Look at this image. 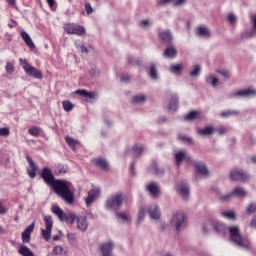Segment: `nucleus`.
I'll return each mask as SVG.
<instances>
[{
    "label": "nucleus",
    "instance_id": "72a5a7b5",
    "mask_svg": "<svg viewBox=\"0 0 256 256\" xmlns=\"http://www.w3.org/2000/svg\"><path fill=\"white\" fill-rule=\"evenodd\" d=\"M170 111H177L179 109V98L177 96H172L169 103Z\"/></svg>",
    "mask_w": 256,
    "mask_h": 256
},
{
    "label": "nucleus",
    "instance_id": "052dcab7",
    "mask_svg": "<svg viewBox=\"0 0 256 256\" xmlns=\"http://www.w3.org/2000/svg\"><path fill=\"white\" fill-rule=\"evenodd\" d=\"M10 133L9 128L4 127V128H0V137H8Z\"/></svg>",
    "mask_w": 256,
    "mask_h": 256
},
{
    "label": "nucleus",
    "instance_id": "6e6552de",
    "mask_svg": "<svg viewBox=\"0 0 256 256\" xmlns=\"http://www.w3.org/2000/svg\"><path fill=\"white\" fill-rule=\"evenodd\" d=\"M22 67L26 73L30 77H34V79H43V74L37 68L31 66L27 61H24Z\"/></svg>",
    "mask_w": 256,
    "mask_h": 256
},
{
    "label": "nucleus",
    "instance_id": "1a4fd4ad",
    "mask_svg": "<svg viewBox=\"0 0 256 256\" xmlns=\"http://www.w3.org/2000/svg\"><path fill=\"white\" fill-rule=\"evenodd\" d=\"M44 221L46 225V230L42 229V237L45 241H49L51 239V230L53 229V218L50 215L44 216Z\"/></svg>",
    "mask_w": 256,
    "mask_h": 256
},
{
    "label": "nucleus",
    "instance_id": "aec40b11",
    "mask_svg": "<svg viewBox=\"0 0 256 256\" xmlns=\"http://www.w3.org/2000/svg\"><path fill=\"white\" fill-rule=\"evenodd\" d=\"M159 39L163 41V43H172L173 42V33L171 30H162L158 33Z\"/></svg>",
    "mask_w": 256,
    "mask_h": 256
},
{
    "label": "nucleus",
    "instance_id": "4d7b16f0",
    "mask_svg": "<svg viewBox=\"0 0 256 256\" xmlns=\"http://www.w3.org/2000/svg\"><path fill=\"white\" fill-rule=\"evenodd\" d=\"M197 111H192L190 113H188L184 119H186V121H192V119H195L197 117Z\"/></svg>",
    "mask_w": 256,
    "mask_h": 256
},
{
    "label": "nucleus",
    "instance_id": "cd10ccee",
    "mask_svg": "<svg viewBox=\"0 0 256 256\" xmlns=\"http://www.w3.org/2000/svg\"><path fill=\"white\" fill-rule=\"evenodd\" d=\"M87 227H89V224L87 223V218L85 216H79L77 218V228L80 231H87Z\"/></svg>",
    "mask_w": 256,
    "mask_h": 256
},
{
    "label": "nucleus",
    "instance_id": "2eb2a0df",
    "mask_svg": "<svg viewBox=\"0 0 256 256\" xmlns=\"http://www.w3.org/2000/svg\"><path fill=\"white\" fill-rule=\"evenodd\" d=\"M27 162L29 164V167L27 168V173L30 177V179H35L37 175V164L33 161V158L30 156H26Z\"/></svg>",
    "mask_w": 256,
    "mask_h": 256
},
{
    "label": "nucleus",
    "instance_id": "0eeeda50",
    "mask_svg": "<svg viewBox=\"0 0 256 256\" xmlns=\"http://www.w3.org/2000/svg\"><path fill=\"white\" fill-rule=\"evenodd\" d=\"M177 193L181 195L183 201H189V197L191 195V189L189 188V183L187 181L182 180L177 185Z\"/></svg>",
    "mask_w": 256,
    "mask_h": 256
},
{
    "label": "nucleus",
    "instance_id": "864d4df0",
    "mask_svg": "<svg viewBox=\"0 0 256 256\" xmlns=\"http://www.w3.org/2000/svg\"><path fill=\"white\" fill-rule=\"evenodd\" d=\"M216 73L224 77V79H231V73L228 70H216Z\"/></svg>",
    "mask_w": 256,
    "mask_h": 256
},
{
    "label": "nucleus",
    "instance_id": "20e7f679",
    "mask_svg": "<svg viewBox=\"0 0 256 256\" xmlns=\"http://www.w3.org/2000/svg\"><path fill=\"white\" fill-rule=\"evenodd\" d=\"M124 203H127V196L124 193H117L106 201V207L111 211L117 212L123 207Z\"/></svg>",
    "mask_w": 256,
    "mask_h": 256
},
{
    "label": "nucleus",
    "instance_id": "0e129e2a",
    "mask_svg": "<svg viewBox=\"0 0 256 256\" xmlns=\"http://www.w3.org/2000/svg\"><path fill=\"white\" fill-rule=\"evenodd\" d=\"M120 81L122 83H129L131 81V76H129V74H125L121 76Z\"/></svg>",
    "mask_w": 256,
    "mask_h": 256
},
{
    "label": "nucleus",
    "instance_id": "f8f14e48",
    "mask_svg": "<svg viewBox=\"0 0 256 256\" xmlns=\"http://www.w3.org/2000/svg\"><path fill=\"white\" fill-rule=\"evenodd\" d=\"M193 166L195 167L198 173H201L203 177H209L211 173L209 172V168H207V164L203 161H192Z\"/></svg>",
    "mask_w": 256,
    "mask_h": 256
},
{
    "label": "nucleus",
    "instance_id": "f03ea898",
    "mask_svg": "<svg viewBox=\"0 0 256 256\" xmlns=\"http://www.w3.org/2000/svg\"><path fill=\"white\" fill-rule=\"evenodd\" d=\"M230 235V241L236 245V247H240V249H251V241L247 236L241 235V229L239 226H232L228 229Z\"/></svg>",
    "mask_w": 256,
    "mask_h": 256
},
{
    "label": "nucleus",
    "instance_id": "423d86ee",
    "mask_svg": "<svg viewBox=\"0 0 256 256\" xmlns=\"http://www.w3.org/2000/svg\"><path fill=\"white\" fill-rule=\"evenodd\" d=\"M230 179L231 181H241L242 183H247V181L251 179V176L243 169H234L230 171Z\"/></svg>",
    "mask_w": 256,
    "mask_h": 256
},
{
    "label": "nucleus",
    "instance_id": "603ef678",
    "mask_svg": "<svg viewBox=\"0 0 256 256\" xmlns=\"http://www.w3.org/2000/svg\"><path fill=\"white\" fill-rule=\"evenodd\" d=\"M93 201H95V194L89 192L88 197L85 199L87 207H91Z\"/></svg>",
    "mask_w": 256,
    "mask_h": 256
},
{
    "label": "nucleus",
    "instance_id": "c756f323",
    "mask_svg": "<svg viewBox=\"0 0 256 256\" xmlns=\"http://www.w3.org/2000/svg\"><path fill=\"white\" fill-rule=\"evenodd\" d=\"M169 71L173 75L179 76L181 73H183V64H172L169 67Z\"/></svg>",
    "mask_w": 256,
    "mask_h": 256
},
{
    "label": "nucleus",
    "instance_id": "58836bf2",
    "mask_svg": "<svg viewBox=\"0 0 256 256\" xmlns=\"http://www.w3.org/2000/svg\"><path fill=\"white\" fill-rule=\"evenodd\" d=\"M235 115H239V111L237 110H226L223 111L220 116L223 117L224 119H227L229 117H233Z\"/></svg>",
    "mask_w": 256,
    "mask_h": 256
},
{
    "label": "nucleus",
    "instance_id": "dca6fc26",
    "mask_svg": "<svg viewBox=\"0 0 256 256\" xmlns=\"http://www.w3.org/2000/svg\"><path fill=\"white\" fill-rule=\"evenodd\" d=\"M115 217L119 223H131V214L127 210L116 211Z\"/></svg>",
    "mask_w": 256,
    "mask_h": 256
},
{
    "label": "nucleus",
    "instance_id": "6e6d98bb",
    "mask_svg": "<svg viewBox=\"0 0 256 256\" xmlns=\"http://www.w3.org/2000/svg\"><path fill=\"white\" fill-rule=\"evenodd\" d=\"M228 21L231 25L237 24V16L234 13L228 14Z\"/></svg>",
    "mask_w": 256,
    "mask_h": 256
},
{
    "label": "nucleus",
    "instance_id": "e2e57ef3",
    "mask_svg": "<svg viewBox=\"0 0 256 256\" xmlns=\"http://www.w3.org/2000/svg\"><path fill=\"white\" fill-rule=\"evenodd\" d=\"M46 2L48 3L52 11H55V9H57V3L55 2V0H46Z\"/></svg>",
    "mask_w": 256,
    "mask_h": 256
},
{
    "label": "nucleus",
    "instance_id": "a211bd4d",
    "mask_svg": "<svg viewBox=\"0 0 256 256\" xmlns=\"http://www.w3.org/2000/svg\"><path fill=\"white\" fill-rule=\"evenodd\" d=\"M150 218L153 219V221H159L161 218V210L159 209V205L154 204L149 207L148 209Z\"/></svg>",
    "mask_w": 256,
    "mask_h": 256
},
{
    "label": "nucleus",
    "instance_id": "774afa93",
    "mask_svg": "<svg viewBox=\"0 0 256 256\" xmlns=\"http://www.w3.org/2000/svg\"><path fill=\"white\" fill-rule=\"evenodd\" d=\"M249 226H250L251 229H256V215H254L251 218Z\"/></svg>",
    "mask_w": 256,
    "mask_h": 256
},
{
    "label": "nucleus",
    "instance_id": "ea45409f",
    "mask_svg": "<svg viewBox=\"0 0 256 256\" xmlns=\"http://www.w3.org/2000/svg\"><path fill=\"white\" fill-rule=\"evenodd\" d=\"M103 123H104L105 127H107V129H111V128L115 127V122L109 116L103 117Z\"/></svg>",
    "mask_w": 256,
    "mask_h": 256
},
{
    "label": "nucleus",
    "instance_id": "5fc2aeb1",
    "mask_svg": "<svg viewBox=\"0 0 256 256\" xmlns=\"http://www.w3.org/2000/svg\"><path fill=\"white\" fill-rule=\"evenodd\" d=\"M178 139H180V141H184L185 143H190L193 144V138L186 136V135H179Z\"/></svg>",
    "mask_w": 256,
    "mask_h": 256
},
{
    "label": "nucleus",
    "instance_id": "c85d7f7f",
    "mask_svg": "<svg viewBox=\"0 0 256 256\" xmlns=\"http://www.w3.org/2000/svg\"><path fill=\"white\" fill-rule=\"evenodd\" d=\"M21 37L23 41L26 43V45L29 47V49H35V43H33V40L31 39V36L25 31L21 32Z\"/></svg>",
    "mask_w": 256,
    "mask_h": 256
},
{
    "label": "nucleus",
    "instance_id": "a878e982",
    "mask_svg": "<svg viewBox=\"0 0 256 256\" xmlns=\"http://www.w3.org/2000/svg\"><path fill=\"white\" fill-rule=\"evenodd\" d=\"M163 55L168 59H175L177 57V48L175 46H169L164 50Z\"/></svg>",
    "mask_w": 256,
    "mask_h": 256
},
{
    "label": "nucleus",
    "instance_id": "9d476101",
    "mask_svg": "<svg viewBox=\"0 0 256 256\" xmlns=\"http://www.w3.org/2000/svg\"><path fill=\"white\" fill-rule=\"evenodd\" d=\"M64 29L68 35H85V28L83 26H79L77 24H66Z\"/></svg>",
    "mask_w": 256,
    "mask_h": 256
},
{
    "label": "nucleus",
    "instance_id": "338daca9",
    "mask_svg": "<svg viewBox=\"0 0 256 256\" xmlns=\"http://www.w3.org/2000/svg\"><path fill=\"white\" fill-rule=\"evenodd\" d=\"M85 11H86L87 15H91V13H93V7H91V4H89V3L85 4Z\"/></svg>",
    "mask_w": 256,
    "mask_h": 256
},
{
    "label": "nucleus",
    "instance_id": "bf43d9fd",
    "mask_svg": "<svg viewBox=\"0 0 256 256\" xmlns=\"http://www.w3.org/2000/svg\"><path fill=\"white\" fill-rule=\"evenodd\" d=\"M67 239L69 241V243H75V241H77V236L75 235V233H68L67 234Z\"/></svg>",
    "mask_w": 256,
    "mask_h": 256
},
{
    "label": "nucleus",
    "instance_id": "393cba45",
    "mask_svg": "<svg viewBox=\"0 0 256 256\" xmlns=\"http://www.w3.org/2000/svg\"><path fill=\"white\" fill-rule=\"evenodd\" d=\"M198 135H201L202 137H209V135L215 134V128L213 126H207L202 129L197 130Z\"/></svg>",
    "mask_w": 256,
    "mask_h": 256
},
{
    "label": "nucleus",
    "instance_id": "8fccbe9b",
    "mask_svg": "<svg viewBox=\"0 0 256 256\" xmlns=\"http://www.w3.org/2000/svg\"><path fill=\"white\" fill-rule=\"evenodd\" d=\"M211 229H213V221H207L202 226L203 233H209Z\"/></svg>",
    "mask_w": 256,
    "mask_h": 256
},
{
    "label": "nucleus",
    "instance_id": "c03bdc74",
    "mask_svg": "<svg viewBox=\"0 0 256 256\" xmlns=\"http://www.w3.org/2000/svg\"><path fill=\"white\" fill-rule=\"evenodd\" d=\"M246 213L247 215H254V213H256V202H251L247 205Z\"/></svg>",
    "mask_w": 256,
    "mask_h": 256
},
{
    "label": "nucleus",
    "instance_id": "37998d69",
    "mask_svg": "<svg viewBox=\"0 0 256 256\" xmlns=\"http://www.w3.org/2000/svg\"><path fill=\"white\" fill-rule=\"evenodd\" d=\"M148 209L145 207H140L138 211V223H143L145 221V214L147 213Z\"/></svg>",
    "mask_w": 256,
    "mask_h": 256
},
{
    "label": "nucleus",
    "instance_id": "f257e3e1",
    "mask_svg": "<svg viewBox=\"0 0 256 256\" xmlns=\"http://www.w3.org/2000/svg\"><path fill=\"white\" fill-rule=\"evenodd\" d=\"M40 177L47 185L52 187L54 193H56L58 197H61L65 203H68V205H73L75 197L73 195V184H71V182L65 180H55L53 172H51V169L47 167L42 170Z\"/></svg>",
    "mask_w": 256,
    "mask_h": 256
},
{
    "label": "nucleus",
    "instance_id": "4468645a",
    "mask_svg": "<svg viewBox=\"0 0 256 256\" xmlns=\"http://www.w3.org/2000/svg\"><path fill=\"white\" fill-rule=\"evenodd\" d=\"M183 161H191V155L187 153V150H180L175 154V163L177 167H179Z\"/></svg>",
    "mask_w": 256,
    "mask_h": 256
},
{
    "label": "nucleus",
    "instance_id": "6ab92c4d",
    "mask_svg": "<svg viewBox=\"0 0 256 256\" xmlns=\"http://www.w3.org/2000/svg\"><path fill=\"white\" fill-rule=\"evenodd\" d=\"M35 229V222L30 224L23 232H22V241L23 243H29L31 241V233H33Z\"/></svg>",
    "mask_w": 256,
    "mask_h": 256
},
{
    "label": "nucleus",
    "instance_id": "680f3d73",
    "mask_svg": "<svg viewBox=\"0 0 256 256\" xmlns=\"http://www.w3.org/2000/svg\"><path fill=\"white\" fill-rule=\"evenodd\" d=\"M52 253H53L54 255H61V253H63V246H55V247L53 248Z\"/></svg>",
    "mask_w": 256,
    "mask_h": 256
},
{
    "label": "nucleus",
    "instance_id": "412c9836",
    "mask_svg": "<svg viewBox=\"0 0 256 256\" xmlns=\"http://www.w3.org/2000/svg\"><path fill=\"white\" fill-rule=\"evenodd\" d=\"M197 37H204L205 39H209L211 37V30L207 28V26H199L196 28Z\"/></svg>",
    "mask_w": 256,
    "mask_h": 256
},
{
    "label": "nucleus",
    "instance_id": "39448f33",
    "mask_svg": "<svg viewBox=\"0 0 256 256\" xmlns=\"http://www.w3.org/2000/svg\"><path fill=\"white\" fill-rule=\"evenodd\" d=\"M51 211L52 213H54V215H57L59 221H61L62 223H67V225H73V223H75L77 219V216L75 214H67L63 211V209H61V207L57 205H52Z\"/></svg>",
    "mask_w": 256,
    "mask_h": 256
},
{
    "label": "nucleus",
    "instance_id": "7ed1b4c3",
    "mask_svg": "<svg viewBox=\"0 0 256 256\" xmlns=\"http://www.w3.org/2000/svg\"><path fill=\"white\" fill-rule=\"evenodd\" d=\"M170 226L175 229L176 233H181L187 227V214L183 211H177L172 214Z\"/></svg>",
    "mask_w": 256,
    "mask_h": 256
},
{
    "label": "nucleus",
    "instance_id": "69168bd1",
    "mask_svg": "<svg viewBox=\"0 0 256 256\" xmlns=\"http://www.w3.org/2000/svg\"><path fill=\"white\" fill-rule=\"evenodd\" d=\"M187 0H174L173 6L174 7H181V5H185Z\"/></svg>",
    "mask_w": 256,
    "mask_h": 256
},
{
    "label": "nucleus",
    "instance_id": "09e8293b",
    "mask_svg": "<svg viewBox=\"0 0 256 256\" xmlns=\"http://www.w3.org/2000/svg\"><path fill=\"white\" fill-rule=\"evenodd\" d=\"M221 216L224 217L225 219H230L231 221H235V212L233 211H228V212H221Z\"/></svg>",
    "mask_w": 256,
    "mask_h": 256
},
{
    "label": "nucleus",
    "instance_id": "5701e85b",
    "mask_svg": "<svg viewBox=\"0 0 256 256\" xmlns=\"http://www.w3.org/2000/svg\"><path fill=\"white\" fill-rule=\"evenodd\" d=\"M213 229L220 235H225L227 233V226L223 222L213 221Z\"/></svg>",
    "mask_w": 256,
    "mask_h": 256
},
{
    "label": "nucleus",
    "instance_id": "c9c22d12",
    "mask_svg": "<svg viewBox=\"0 0 256 256\" xmlns=\"http://www.w3.org/2000/svg\"><path fill=\"white\" fill-rule=\"evenodd\" d=\"M233 192L223 195L221 192H217V198L222 201V203H226V201H231L233 198Z\"/></svg>",
    "mask_w": 256,
    "mask_h": 256
},
{
    "label": "nucleus",
    "instance_id": "7c9ffc66",
    "mask_svg": "<svg viewBox=\"0 0 256 256\" xmlns=\"http://www.w3.org/2000/svg\"><path fill=\"white\" fill-rule=\"evenodd\" d=\"M65 141H66L67 145L71 149H73V151H75V149H77V147H79L81 145V143H79V141L75 140L73 137L66 136Z\"/></svg>",
    "mask_w": 256,
    "mask_h": 256
},
{
    "label": "nucleus",
    "instance_id": "4be33fe9",
    "mask_svg": "<svg viewBox=\"0 0 256 256\" xmlns=\"http://www.w3.org/2000/svg\"><path fill=\"white\" fill-rule=\"evenodd\" d=\"M145 151V145L143 144H134L131 148V154L133 157H141Z\"/></svg>",
    "mask_w": 256,
    "mask_h": 256
},
{
    "label": "nucleus",
    "instance_id": "de8ad7c7",
    "mask_svg": "<svg viewBox=\"0 0 256 256\" xmlns=\"http://www.w3.org/2000/svg\"><path fill=\"white\" fill-rule=\"evenodd\" d=\"M149 75L151 79H157V77H159V74L157 73V66H155V64H151Z\"/></svg>",
    "mask_w": 256,
    "mask_h": 256
},
{
    "label": "nucleus",
    "instance_id": "4c0bfd02",
    "mask_svg": "<svg viewBox=\"0 0 256 256\" xmlns=\"http://www.w3.org/2000/svg\"><path fill=\"white\" fill-rule=\"evenodd\" d=\"M147 101V97L143 94H139L133 97V103L136 105H143Z\"/></svg>",
    "mask_w": 256,
    "mask_h": 256
},
{
    "label": "nucleus",
    "instance_id": "473e14b6",
    "mask_svg": "<svg viewBox=\"0 0 256 256\" xmlns=\"http://www.w3.org/2000/svg\"><path fill=\"white\" fill-rule=\"evenodd\" d=\"M18 253L22 256H35V254L33 253V251H31V249H29V247L25 246V245H21L18 249Z\"/></svg>",
    "mask_w": 256,
    "mask_h": 256
},
{
    "label": "nucleus",
    "instance_id": "e433bc0d",
    "mask_svg": "<svg viewBox=\"0 0 256 256\" xmlns=\"http://www.w3.org/2000/svg\"><path fill=\"white\" fill-rule=\"evenodd\" d=\"M206 83H209L211 87H217L219 85V78L215 75H209L206 77Z\"/></svg>",
    "mask_w": 256,
    "mask_h": 256
},
{
    "label": "nucleus",
    "instance_id": "ddd939ff",
    "mask_svg": "<svg viewBox=\"0 0 256 256\" xmlns=\"http://www.w3.org/2000/svg\"><path fill=\"white\" fill-rule=\"evenodd\" d=\"M255 96H256V90L247 88V89L237 91L231 97H237L238 99H241V98H248V97H255Z\"/></svg>",
    "mask_w": 256,
    "mask_h": 256
},
{
    "label": "nucleus",
    "instance_id": "f3484780",
    "mask_svg": "<svg viewBox=\"0 0 256 256\" xmlns=\"http://www.w3.org/2000/svg\"><path fill=\"white\" fill-rule=\"evenodd\" d=\"M146 190L148 191V193H150V195L152 197H159V195H161V190L159 189V184L156 182H151L149 184L146 185Z\"/></svg>",
    "mask_w": 256,
    "mask_h": 256
},
{
    "label": "nucleus",
    "instance_id": "2f4dec72",
    "mask_svg": "<svg viewBox=\"0 0 256 256\" xmlns=\"http://www.w3.org/2000/svg\"><path fill=\"white\" fill-rule=\"evenodd\" d=\"M150 173H153V175L162 176L165 175V169L159 168V165H157L156 162H153L152 167L150 169Z\"/></svg>",
    "mask_w": 256,
    "mask_h": 256
},
{
    "label": "nucleus",
    "instance_id": "79ce46f5",
    "mask_svg": "<svg viewBox=\"0 0 256 256\" xmlns=\"http://www.w3.org/2000/svg\"><path fill=\"white\" fill-rule=\"evenodd\" d=\"M62 107L64 111H66V113H69V111H73V108L75 107V105H73V103H71V101L69 100H64L62 102Z\"/></svg>",
    "mask_w": 256,
    "mask_h": 256
},
{
    "label": "nucleus",
    "instance_id": "bb28decb",
    "mask_svg": "<svg viewBox=\"0 0 256 256\" xmlns=\"http://www.w3.org/2000/svg\"><path fill=\"white\" fill-rule=\"evenodd\" d=\"M232 195L238 199H245V197H247V191L245 188L236 187L232 190Z\"/></svg>",
    "mask_w": 256,
    "mask_h": 256
},
{
    "label": "nucleus",
    "instance_id": "13d9d810",
    "mask_svg": "<svg viewBox=\"0 0 256 256\" xmlns=\"http://www.w3.org/2000/svg\"><path fill=\"white\" fill-rule=\"evenodd\" d=\"M28 133H29V135H32L33 137H37V135H39V128L31 127L30 129H28Z\"/></svg>",
    "mask_w": 256,
    "mask_h": 256
},
{
    "label": "nucleus",
    "instance_id": "a18cd8bd",
    "mask_svg": "<svg viewBox=\"0 0 256 256\" xmlns=\"http://www.w3.org/2000/svg\"><path fill=\"white\" fill-rule=\"evenodd\" d=\"M151 25H153V22H151V20H149V19L141 20L139 22V27L141 29H149V27H151Z\"/></svg>",
    "mask_w": 256,
    "mask_h": 256
},
{
    "label": "nucleus",
    "instance_id": "a19ab883",
    "mask_svg": "<svg viewBox=\"0 0 256 256\" xmlns=\"http://www.w3.org/2000/svg\"><path fill=\"white\" fill-rule=\"evenodd\" d=\"M190 77H199L201 75V66L194 65L193 69L189 72Z\"/></svg>",
    "mask_w": 256,
    "mask_h": 256
},
{
    "label": "nucleus",
    "instance_id": "f704fd0d",
    "mask_svg": "<svg viewBox=\"0 0 256 256\" xmlns=\"http://www.w3.org/2000/svg\"><path fill=\"white\" fill-rule=\"evenodd\" d=\"M97 165H98V167H101L103 169V171H109V169H110L109 162H107V159H105L103 157H99L97 159Z\"/></svg>",
    "mask_w": 256,
    "mask_h": 256
},
{
    "label": "nucleus",
    "instance_id": "9b49d317",
    "mask_svg": "<svg viewBox=\"0 0 256 256\" xmlns=\"http://www.w3.org/2000/svg\"><path fill=\"white\" fill-rule=\"evenodd\" d=\"M250 25L251 29L242 33V39H251L256 35V14L250 15Z\"/></svg>",
    "mask_w": 256,
    "mask_h": 256
},
{
    "label": "nucleus",
    "instance_id": "b1692460",
    "mask_svg": "<svg viewBox=\"0 0 256 256\" xmlns=\"http://www.w3.org/2000/svg\"><path fill=\"white\" fill-rule=\"evenodd\" d=\"M75 95H80L81 97H84L86 101H91L95 99V92H89L87 90H76Z\"/></svg>",
    "mask_w": 256,
    "mask_h": 256
},
{
    "label": "nucleus",
    "instance_id": "49530a36",
    "mask_svg": "<svg viewBox=\"0 0 256 256\" xmlns=\"http://www.w3.org/2000/svg\"><path fill=\"white\" fill-rule=\"evenodd\" d=\"M5 71L8 75H13L15 73V65L11 62H6Z\"/></svg>",
    "mask_w": 256,
    "mask_h": 256
},
{
    "label": "nucleus",
    "instance_id": "3c124183",
    "mask_svg": "<svg viewBox=\"0 0 256 256\" xmlns=\"http://www.w3.org/2000/svg\"><path fill=\"white\" fill-rule=\"evenodd\" d=\"M175 0H158L157 7H167V5H173Z\"/></svg>",
    "mask_w": 256,
    "mask_h": 256
}]
</instances>
